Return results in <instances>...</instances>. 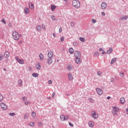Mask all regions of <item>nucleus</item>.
Listing matches in <instances>:
<instances>
[{
    "label": "nucleus",
    "instance_id": "1",
    "mask_svg": "<svg viewBox=\"0 0 128 128\" xmlns=\"http://www.w3.org/2000/svg\"><path fill=\"white\" fill-rule=\"evenodd\" d=\"M112 114L114 116H118V112H120V108L116 106H112Z\"/></svg>",
    "mask_w": 128,
    "mask_h": 128
},
{
    "label": "nucleus",
    "instance_id": "2",
    "mask_svg": "<svg viewBox=\"0 0 128 128\" xmlns=\"http://www.w3.org/2000/svg\"><path fill=\"white\" fill-rule=\"evenodd\" d=\"M12 36L14 40H20V34L16 31L13 32Z\"/></svg>",
    "mask_w": 128,
    "mask_h": 128
},
{
    "label": "nucleus",
    "instance_id": "3",
    "mask_svg": "<svg viewBox=\"0 0 128 128\" xmlns=\"http://www.w3.org/2000/svg\"><path fill=\"white\" fill-rule=\"evenodd\" d=\"M72 6L76 8H80V2L78 0H74L72 2Z\"/></svg>",
    "mask_w": 128,
    "mask_h": 128
},
{
    "label": "nucleus",
    "instance_id": "4",
    "mask_svg": "<svg viewBox=\"0 0 128 128\" xmlns=\"http://www.w3.org/2000/svg\"><path fill=\"white\" fill-rule=\"evenodd\" d=\"M0 106L1 108L3 110H8V106H6V104L4 102L0 103Z\"/></svg>",
    "mask_w": 128,
    "mask_h": 128
},
{
    "label": "nucleus",
    "instance_id": "5",
    "mask_svg": "<svg viewBox=\"0 0 128 128\" xmlns=\"http://www.w3.org/2000/svg\"><path fill=\"white\" fill-rule=\"evenodd\" d=\"M68 118H70V116H65L64 115H61L60 116V120L62 122H64V120H68Z\"/></svg>",
    "mask_w": 128,
    "mask_h": 128
},
{
    "label": "nucleus",
    "instance_id": "6",
    "mask_svg": "<svg viewBox=\"0 0 128 128\" xmlns=\"http://www.w3.org/2000/svg\"><path fill=\"white\" fill-rule=\"evenodd\" d=\"M91 116L93 118H94V120H96V118H98V115L96 114V111H92L91 113Z\"/></svg>",
    "mask_w": 128,
    "mask_h": 128
},
{
    "label": "nucleus",
    "instance_id": "7",
    "mask_svg": "<svg viewBox=\"0 0 128 128\" xmlns=\"http://www.w3.org/2000/svg\"><path fill=\"white\" fill-rule=\"evenodd\" d=\"M16 60H17L18 64H24V60L18 58V56H16Z\"/></svg>",
    "mask_w": 128,
    "mask_h": 128
},
{
    "label": "nucleus",
    "instance_id": "8",
    "mask_svg": "<svg viewBox=\"0 0 128 128\" xmlns=\"http://www.w3.org/2000/svg\"><path fill=\"white\" fill-rule=\"evenodd\" d=\"M96 91L98 94L99 96H102V92H103L102 90L100 88H96Z\"/></svg>",
    "mask_w": 128,
    "mask_h": 128
},
{
    "label": "nucleus",
    "instance_id": "9",
    "mask_svg": "<svg viewBox=\"0 0 128 128\" xmlns=\"http://www.w3.org/2000/svg\"><path fill=\"white\" fill-rule=\"evenodd\" d=\"M74 56H76V58H80V52L78 51H76L74 52Z\"/></svg>",
    "mask_w": 128,
    "mask_h": 128
},
{
    "label": "nucleus",
    "instance_id": "10",
    "mask_svg": "<svg viewBox=\"0 0 128 128\" xmlns=\"http://www.w3.org/2000/svg\"><path fill=\"white\" fill-rule=\"evenodd\" d=\"M48 58H52V57L54 56V52L52 51H50L48 54Z\"/></svg>",
    "mask_w": 128,
    "mask_h": 128
},
{
    "label": "nucleus",
    "instance_id": "11",
    "mask_svg": "<svg viewBox=\"0 0 128 128\" xmlns=\"http://www.w3.org/2000/svg\"><path fill=\"white\" fill-rule=\"evenodd\" d=\"M101 8L102 10H104L106 8V3L104 2L101 4Z\"/></svg>",
    "mask_w": 128,
    "mask_h": 128
},
{
    "label": "nucleus",
    "instance_id": "12",
    "mask_svg": "<svg viewBox=\"0 0 128 128\" xmlns=\"http://www.w3.org/2000/svg\"><path fill=\"white\" fill-rule=\"evenodd\" d=\"M24 12L25 14H30V8H24Z\"/></svg>",
    "mask_w": 128,
    "mask_h": 128
},
{
    "label": "nucleus",
    "instance_id": "13",
    "mask_svg": "<svg viewBox=\"0 0 128 128\" xmlns=\"http://www.w3.org/2000/svg\"><path fill=\"white\" fill-rule=\"evenodd\" d=\"M75 62L77 64H80L81 62L80 58H75Z\"/></svg>",
    "mask_w": 128,
    "mask_h": 128
},
{
    "label": "nucleus",
    "instance_id": "14",
    "mask_svg": "<svg viewBox=\"0 0 128 128\" xmlns=\"http://www.w3.org/2000/svg\"><path fill=\"white\" fill-rule=\"evenodd\" d=\"M28 6L30 8L31 10H34V4L30 2Z\"/></svg>",
    "mask_w": 128,
    "mask_h": 128
},
{
    "label": "nucleus",
    "instance_id": "15",
    "mask_svg": "<svg viewBox=\"0 0 128 128\" xmlns=\"http://www.w3.org/2000/svg\"><path fill=\"white\" fill-rule=\"evenodd\" d=\"M120 104H124V102H126V100L124 99V98H120Z\"/></svg>",
    "mask_w": 128,
    "mask_h": 128
},
{
    "label": "nucleus",
    "instance_id": "16",
    "mask_svg": "<svg viewBox=\"0 0 128 128\" xmlns=\"http://www.w3.org/2000/svg\"><path fill=\"white\" fill-rule=\"evenodd\" d=\"M36 68L37 70H40L42 66H40V63H38L36 66Z\"/></svg>",
    "mask_w": 128,
    "mask_h": 128
},
{
    "label": "nucleus",
    "instance_id": "17",
    "mask_svg": "<svg viewBox=\"0 0 128 128\" xmlns=\"http://www.w3.org/2000/svg\"><path fill=\"white\" fill-rule=\"evenodd\" d=\"M89 126L90 128H93L94 126V123L92 122H88Z\"/></svg>",
    "mask_w": 128,
    "mask_h": 128
},
{
    "label": "nucleus",
    "instance_id": "18",
    "mask_svg": "<svg viewBox=\"0 0 128 128\" xmlns=\"http://www.w3.org/2000/svg\"><path fill=\"white\" fill-rule=\"evenodd\" d=\"M68 76L70 80H74V78L72 77V74H68Z\"/></svg>",
    "mask_w": 128,
    "mask_h": 128
},
{
    "label": "nucleus",
    "instance_id": "19",
    "mask_svg": "<svg viewBox=\"0 0 128 128\" xmlns=\"http://www.w3.org/2000/svg\"><path fill=\"white\" fill-rule=\"evenodd\" d=\"M48 64H52V58H48Z\"/></svg>",
    "mask_w": 128,
    "mask_h": 128
},
{
    "label": "nucleus",
    "instance_id": "20",
    "mask_svg": "<svg viewBox=\"0 0 128 128\" xmlns=\"http://www.w3.org/2000/svg\"><path fill=\"white\" fill-rule=\"evenodd\" d=\"M4 56L5 58H8L10 56V52H6L4 53Z\"/></svg>",
    "mask_w": 128,
    "mask_h": 128
},
{
    "label": "nucleus",
    "instance_id": "21",
    "mask_svg": "<svg viewBox=\"0 0 128 128\" xmlns=\"http://www.w3.org/2000/svg\"><path fill=\"white\" fill-rule=\"evenodd\" d=\"M36 30H38V32H40V30H42V26H40V25H38L36 26Z\"/></svg>",
    "mask_w": 128,
    "mask_h": 128
},
{
    "label": "nucleus",
    "instance_id": "22",
    "mask_svg": "<svg viewBox=\"0 0 128 128\" xmlns=\"http://www.w3.org/2000/svg\"><path fill=\"white\" fill-rule=\"evenodd\" d=\"M112 48H109L108 50H107V52L106 53L108 54H111L112 52Z\"/></svg>",
    "mask_w": 128,
    "mask_h": 128
},
{
    "label": "nucleus",
    "instance_id": "23",
    "mask_svg": "<svg viewBox=\"0 0 128 128\" xmlns=\"http://www.w3.org/2000/svg\"><path fill=\"white\" fill-rule=\"evenodd\" d=\"M18 84L19 86H22V80H18Z\"/></svg>",
    "mask_w": 128,
    "mask_h": 128
},
{
    "label": "nucleus",
    "instance_id": "24",
    "mask_svg": "<svg viewBox=\"0 0 128 128\" xmlns=\"http://www.w3.org/2000/svg\"><path fill=\"white\" fill-rule=\"evenodd\" d=\"M39 58L40 60H44V55H42V54H40Z\"/></svg>",
    "mask_w": 128,
    "mask_h": 128
},
{
    "label": "nucleus",
    "instance_id": "25",
    "mask_svg": "<svg viewBox=\"0 0 128 128\" xmlns=\"http://www.w3.org/2000/svg\"><path fill=\"white\" fill-rule=\"evenodd\" d=\"M72 68V65H68L67 66V70H70Z\"/></svg>",
    "mask_w": 128,
    "mask_h": 128
},
{
    "label": "nucleus",
    "instance_id": "26",
    "mask_svg": "<svg viewBox=\"0 0 128 128\" xmlns=\"http://www.w3.org/2000/svg\"><path fill=\"white\" fill-rule=\"evenodd\" d=\"M30 126L34 128V126H36V123L34 122H30Z\"/></svg>",
    "mask_w": 128,
    "mask_h": 128
},
{
    "label": "nucleus",
    "instance_id": "27",
    "mask_svg": "<svg viewBox=\"0 0 128 128\" xmlns=\"http://www.w3.org/2000/svg\"><path fill=\"white\" fill-rule=\"evenodd\" d=\"M120 19L122 20H128V16H124L120 18Z\"/></svg>",
    "mask_w": 128,
    "mask_h": 128
},
{
    "label": "nucleus",
    "instance_id": "28",
    "mask_svg": "<svg viewBox=\"0 0 128 128\" xmlns=\"http://www.w3.org/2000/svg\"><path fill=\"white\" fill-rule=\"evenodd\" d=\"M116 58H114L112 59V60H111V64H114V62H116Z\"/></svg>",
    "mask_w": 128,
    "mask_h": 128
},
{
    "label": "nucleus",
    "instance_id": "29",
    "mask_svg": "<svg viewBox=\"0 0 128 128\" xmlns=\"http://www.w3.org/2000/svg\"><path fill=\"white\" fill-rule=\"evenodd\" d=\"M32 76H34V78H38V74L37 73H33L32 74Z\"/></svg>",
    "mask_w": 128,
    "mask_h": 128
},
{
    "label": "nucleus",
    "instance_id": "30",
    "mask_svg": "<svg viewBox=\"0 0 128 128\" xmlns=\"http://www.w3.org/2000/svg\"><path fill=\"white\" fill-rule=\"evenodd\" d=\"M74 48H70L69 49V52H70V54H74Z\"/></svg>",
    "mask_w": 128,
    "mask_h": 128
},
{
    "label": "nucleus",
    "instance_id": "31",
    "mask_svg": "<svg viewBox=\"0 0 128 128\" xmlns=\"http://www.w3.org/2000/svg\"><path fill=\"white\" fill-rule=\"evenodd\" d=\"M79 40H80V42H85V40H84V38H82V37H80V38H79Z\"/></svg>",
    "mask_w": 128,
    "mask_h": 128
},
{
    "label": "nucleus",
    "instance_id": "32",
    "mask_svg": "<svg viewBox=\"0 0 128 128\" xmlns=\"http://www.w3.org/2000/svg\"><path fill=\"white\" fill-rule=\"evenodd\" d=\"M56 8V6L51 5V10H52V12H54V8Z\"/></svg>",
    "mask_w": 128,
    "mask_h": 128
},
{
    "label": "nucleus",
    "instance_id": "33",
    "mask_svg": "<svg viewBox=\"0 0 128 128\" xmlns=\"http://www.w3.org/2000/svg\"><path fill=\"white\" fill-rule=\"evenodd\" d=\"M4 100V96L0 94V102H2Z\"/></svg>",
    "mask_w": 128,
    "mask_h": 128
},
{
    "label": "nucleus",
    "instance_id": "34",
    "mask_svg": "<svg viewBox=\"0 0 128 128\" xmlns=\"http://www.w3.org/2000/svg\"><path fill=\"white\" fill-rule=\"evenodd\" d=\"M32 118H36V112H33L32 114Z\"/></svg>",
    "mask_w": 128,
    "mask_h": 128
},
{
    "label": "nucleus",
    "instance_id": "35",
    "mask_svg": "<svg viewBox=\"0 0 128 128\" xmlns=\"http://www.w3.org/2000/svg\"><path fill=\"white\" fill-rule=\"evenodd\" d=\"M94 56H98L100 53H98V52H95Z\"/></svg>",
    "mask_w": 128,
    "mask_h": 128
},
{
    "label": "nucleus",
    "instance_id": "36",
    "mask_svg": "<svg viewBox=\"0 0 128 128\" xmlns=\"http://www.w3.org/2000/svg\"><path fill=\"white\" fill-rule=\"evenodd\" d=\"M28 118V114H26L24 116V118L26 120Z\"/></svg>",
    "mask_w": 128,
    "mask_h": 128
},
{
    "label": "nucleus",
    "instance_id": "37",
    "mask_svg": "<svg viewBox=\"0 0 128 128\" xmlns=\"http://www.w3.org/2000/svg\"><path fill=\"white\" fill-rule=\"evenodd\" d=\"M42 28L44 30H46V25H44V24H42Z\"/></svg>",
    "mask_w": 128,
    "mask_h": 128
},
{
    "label": "nucleus",
    "instance_id": "38",
    "mask_svg": "<svg viewBox=\"0 0 128 128\" xmlns=\"http://www.w3.org/2000/svg\"><path fill=\"white\" fill-rule=\"evenodd\" d=\"M97 74L98 76H101L102 74V72L100 71L97 72Z\"/></svg>",
    "mask_w": 128,
    "mask_h": 128
},
{
    "label": "nucleus",
    "instance_id": "39",
    "mask_svg": "<svg viewBox=\"0 0 128 128\" xmlns=\"http://www.w3.org/2000/svg\"><path fill=\"white\" fill-rule=\"evenodd\" d=\"M4 60V56L2 54H0V60Z\"/></svg>",
    "mask_w": 128,
    "mask_h": 128
},
{
    "label": "nucleus",
    "instance_id": "40",
    "mask_svg": "<svg viewBox=\"0 0 128 128\" xmlns=\"http://www.w3.org/2000/svg\"><path fill=\"white\" fill-rule=\"evenodd\" d=\"M2 22L3 24H6V20L4 19H2Z\"/></svg>",
    "mask_w": 128,
    "mask_h": 128
},
{
    "label": "nucleus",
    "instance_id": "41",
    "mask_svg": "<svg viewBox=\"0 0 128 128\" xmlns=\"http://www.w3.org/2000/svg\"><path fill=\"white\" fill-rule=\"evenodd\" d=\"M9 116H16V114H14V113H10Z\"/></svg>",
    "mask_w": 128,
    "mask_h": 128
},
{
    "label": "nucleus",
    "instance_id": "42",
    "mask_svg": "<svg viewBox=\"0 0 128 128\" xmlns=\"http://www.w3.org/2000/svg\"><path fill=\"white\" fill-rule=\"evenodd\" d=\"M120 76H121L122 78H124V72H121V73H120Z\"/></svg>",
    "mask_w": 128,
    "mask_h": 128
},
{
    "label": "nucleus",
    "instance_id": "43",
    "mask_svg": "<svg viewBox=\"0 0 128 128\" xmlns=\"http://www.w3.org/2000/svg\"><path fill=\"white\" fill-rule=\"evenodd\" d=\"M73 45L74 46H78V42H74L73 43Z\"/></svg>",
    "mask_w": 128,
    "mask_h": 128
},
{
    "label": "nucleus",
    "instance_id": "44",
    "mask_svg": "<svg viewBox=\"0 0 128 128\" xmlns=\"http://www.w3.org/2000/svg\"><path fill=\"white\" fill-rule=\"evenodd\" d=\"M38 124L39 126H42V122H39L38 123Z\"/></svg>",
    "mask_w": 128,
    "mask_h": 128
},
{
    "label": "nucleus",
    "instance_id": "45",
    "mask_svg": "<svg viewBox=\"0 0 128 128\" xmlns=\"http://www.w3.org/2000/svg\"><path fill=\"white\" fill-rule=\"evenodd\" d=\"M55 96H56V93L54 92L52 93V98H54Z\"/></svg>",
    "mask_w": 128,
    "mask_h": 128
},
{
    "label": "nucleus",
    "instance_id": "46",
    "mask_svg": "<svg viewBox=\"0 0 128 128\" xmlns=\"http://www.w3.org/2000/svg\"><path fill=\"white\" fill-rule=\"evenodd\" d=\"M51 18H52V19L53 20H56V18H54V16H52Z\"/></svg>",
    "mask_w": 128,
    "mask_h": 128
},
{
    "label": "nucleus",
    "instance_id": "47",
    "mask_svg": "<svg viewBox=\"0 0 128 128\" xmlns=\"http://www.w3.org/2000/svg\"><path fill=\"white\" fill-rule=\"evenodd\" d=\"M92 22L93 24H96V20L93 19V20H92Z\"/></svg>",
    "mask_w": 128,
    "mask_h": 128
},
{
    "label": "nucleus",
    "instance_id": "48",
    "mask_svg": "<svg viewBox=\"0 0 128 128\" xmlns=\"http://www.w3.org/2000/svg\"><path fill=\"white\" fill-rule=\"evenodd\" d=\"M28 70H30V72H32V67H30V66H29L28 68Z\"/></svg>",
    "mask_w": 128,
    "mask_h": 128
},
{
    "label": "nucleus",
    "instance_id": "49",
    "mask_svg": "<svg viewBox=\"0 0 128 128\" xmlns=\"http://www.w3.org/2000/svg\"><path fill=\"white\" fill-rule=\"evenodd\" d=\"M90 102H94V99L92 98H90Z\"/></svg>",
    "mask_w": 128,
    "mask_h": 128
},
{
    "label": "nucleus",
    "instance_id": "50",
    "mask_svg": "<svg viewBox=\"0 0 128 128\" xmlns=\"http://www.w3.org/2000/svg\"><path fill=\"white\" fill-rule=\"evenodd\" d=\"M30 102H25V104L26 106H28V104H30Z\"/></svg>",
    "mask_w": 128,
    "mask_h": 128
},
{
    "label": "nucleus",
    "instance_id": "51",
    "mask_svg": "<svg viewBox=\"0 0 128 128\" xmlns=\"http://www.w3.org/2000/svg\"><path fill=\"white\" fill-rule=\"evenodd\" d=\"M69 126H72V127L74 126V124L70 122H69Z\"/></svg>",
    "mask_w": 128,
    "mask_h": 128
},
{
    "label": "nucleus",
    "instance_id": "52",
    "mask_svg": "<svg viewBox=\"0 0 128 128\" xmlns=\"http://www.w3.org/2000/svg\"><path fill=\"white\" fill-rule=\"evenodd\" d=\"M62 32V28H60L59 29V32Z\"/></svg>",
    "mask_w": 128,
    "mask_h": 128
},
{
    "label": "nucleus",
    "instance_id": "53",
    "mask_svg": "<svg viewBox=\"0 0 128 128\" xmlns=\"http://www.w3.org/2000/svg\"><path fill=\"white\" fill-rule=\"evenodd\" d=\"M52 80H48V84H52Z\"/></svg>",
    "mask_w": 128,
    "mask_h": 128
},
{
    "label": "nucleus",
    "instance_id": "54",
    "mask_svg": "<svg viewBox=\"0 0 128 128\" xmlns=\"http://www.w3.org/2000/svg\"><path fill=\"white\" fill-rule=\"evenodd\" d=\"M64 37L62 36L60 38V42H64Z\"/></svg>",
    "mask_w": 128,
    "mask_h": 128
},
{
    "label": "nucleus",
    "instance_id": "55",
    "mask_svg": "<svg viewBox=\"0 0 128 128\" xmlns=\"http://www.w3.org/2000/svg\"><path fill=\"white\" fill-rule=\"evenodd\" d=\"M110 82H114V78H112L110 80Z\"/></svg>",
    "mask_w": 128,
    "mask_h": 128
},
{
    "label": "nucleus",
    "instance_id": "56",
    "mask_svg": "<svg viewBox=\"0 0 128 128\" xmlns=\"http://www.w3.org/2000/svg\"><path fill=\"white\" fill-rule=\"evenodd\" d=\"M99 52H104V49L102 48H100Z\"/></svg>",
    "mask_w": 128,
    "mask_h": 128
},
{
    "label": "nucleus",
    "instance_id": "57",
    "mask_svg": "<svg viewBox=\"0 0 128 128\" xmlns=\"http://www.w3.org/2000/svg\"><path fill=\"white\" fill-rule=\"evenodd\" d=\"M102 16H106V14L104 13V12H102Z\"/></svg>",
    "mask_w": 128,
    "mask_h": 128
},
{
    "label": "nucleus",
    "instance_id": "58",
    "mask_svg": "<svg viewBox=\"0 0 128 128\" xmlns=\"http://www.w3.org/2000/svg\"><path fill=\"white\" fill-rule=\"evenodd\" d=\"M22 100H24V102H26V98L24 97L22 98Z\"/></svg>",
    "mask_w": 128,
    "mask_h": 128
},
{
    "label": "nucleus",
    "instance_id": "59",
    "mask_svg": "<svg viewBox=\"0 0 128 128\" xmlns=\"http://www.w3.org/2000/svg\"><path fill=\"white\" fill-rule=\"evenodd\" d=\"M52 36H54V38H56V34L53 33V34H52Z\"/></svg>",
    "mask_w": 128,
    "mask_h": 128
},
{
    "label": "nucleus",
    "instance_id": "60",
    "mask_svg": "<svg viewBox=\"0 0 128 128\" xmlns=\"http://www.w3.org/2000/svg\"><path fill=\"white\" fill-rule=\"evenodd\" d=\"M110 96H108L107 99L110 100Z\"/></svg>",
    "mask_w": 128,
    "mask_h": 128
},
{
    "label": "nucleus",
    "instance_id": "61",
    "mask_svg": "<svg viewBox=\"0 0 128 128\" xmlns=\"http://www.w3.org/2000/svg\"><path fill=\"white\" fill-rule=\"evenodd\" d=\"M106 54V52H103L102 53V54Z\"/></svg>",
    "mask_w": 128,
    "mask_h": 128
},
{
    "label": "nucleus",
    "instance_id": "62",
    "mask_svg": "<svg viewBox=\"0 0 128 128\" xmlns=\"http://www.w3.org/2000/svg\"><path fill=\"white\" fill-rule=\"evenodd\" d=\"M18 42L19 44H22V41H20Z\"/></svg>",
    "mask_w": 128,
    "mask_h": 128
},
{
    "label": "nucleus",
    "instance_id": "63",
    "mask_svg": "<svg viewBox=\"0 0 128 128\" xmlns=\"http://www.w3.org/2000/svg\"><path fill=\"white\" fill-rule=\"evenodd\" d=\"M126 111L128 112V108L126 109Z\"/></svg>",
    "mask_w": 128,
    "mask_h": 128
},
{
    "label": "nucleus",
    "instance_id": "64",
    "mask_svg": "<svg viewBox=\"0 0 128 128\" xmlns=\"http://www.w3.org/2000/svg\"><path fill=\"white\" fill-rule=\"evenodd\" d=\"M57 62H60V60H57Z\"/></svg>",
    "mask_w": 128,
    "mask_h": 128
}]
</instances>
